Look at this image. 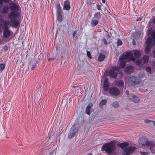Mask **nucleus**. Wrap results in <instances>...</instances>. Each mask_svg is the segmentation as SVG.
Segmentation results:
<instances>
[{
    "label": "nucleus",
    "mask_w": 155,
    "mask_h": 155,
    "mask_svg": "<svg viewBox=\"0 0 155 155\" xmlns=\"http://www.w3.org/2000/svg\"><path fill=\"white\" fill-rule=\"evenodd\" d=\"M138 142L142 149H145L149 148L153 153H155V145L154 141L149 140L147 138L143 137L139 139Z\"/></svg>",
    "instance_id": "f257e3e1"
},
{
    "label": "nucleus",
    "mask_w": 155,
    "mask_h": 155,
    "mask_svg": "<svg viewBox=\"0 0 155 155\" xmlns=\"http://www.w3.org/2000/svg\"><path fill=\"white\" fill-rule=\"evenodd\" d=\"M117 148L114 141H111L104 144L101 147V150L105 151L108 155H112L115 152Z\"/></svg>",
    "instance_id": "f03ea898"
},
{
    "label": "nucleus",
    "mask_w": 155,
    "mask_h": 155,
    "mask_svg": "<svg viewBox=\"0 0 155 155\" xmlns=\"http://www.w3.org/2000/svg\"><path fill=\"white\" fill-rule=\"evenodd\" d=\"M150 29L148 30V37L147 39H155V18L149 22Z\"/></svg>",
    "instance_id": "7ed1b4c3"
},
{
    "label": "nucleus",
    "mask_w": 155,
    "mask_h": 155,
    "mask_svg": "<svg viewBox=\"0 0 155 155\" xmlns=\"http://www.w3.org/2000/svg\"><path fill=\"white\" fill-rule=\"evenodd\" d=\"M2 27H4L3 32V36L4 38H7L9 37L12 34V31L9 30L8 26V24L4 22Z\"/></svg>",
    "instance_id": "20e7f679"
},
{
    "label": "nucleus",
    "mask_w": 155,
    "mask_h": 155,
    "mask_svg": "<svg viewBox=\"0 0 155 155\" xmlns=\"http://www.w3.org/2000/svg\"><path fill=\"white\" fill-rule=\"evenodd\" d=\"M136 148L134 147H130L125 148L122 152V155H130L135 150Z\"/></svg>",
    "instance_id": "39448f33"
},
{
    "label": "nucleus",
    "mask_w": 155,
    "mask_h": 155,
    "mask_svg": "<svg viewBox=\"0 0 155 155\" xmlns=\"http://www.w3.org/2000/svg\"><path fill=\"white\" fill-rule=\"evenodd\" d=\"M109 93L112 96H117L120 94V91L117 87H115L110 88L109 91Z\"/></svg>",
    "instance_id": "423d86ee"
},
{
    "label": "nucleus",
    "mask_w": 155,
    "mask_h": 155,
    "mask_svg": "<svg viewBox=\"0 0 155 155\" xmlns=\"http://www.w3.org/2000/svg\"><path fill=\"white\" fill-rule=\"evenodd\" d=\"M139 82L138 78L134 76L130 77L128 80V83L130 86H134L139 83Z\"/></svg>",
    "instance_id": "0eeeda50"
},
{
    "label": "nucleus",
    "mask_w": 155,
    "mask_h": 155,
    "mask_svg": "<svg viewBox=\"0 0 155 155\" xmlns=\"http://www.w3.org/2000/svg\"><path fill=\"white\" fill-rule=\"evenodd\" d=\"M78 131V129L77 127H75L74 125L73 126L69 131L68 135L69 139H71L74 137L75 134Z\"/></svg>",
    "instance_id": "6e6552de"
},
{
    "label": "nucleus",
    "mask_w": 155,
    "mask_h": 155,
    "mask_svg": "<svg viewBox=\"0 0 155 155\" xmlns=\"http://www.w3.org/2000/svg\"><path fill=\"white\" fill-rule=\"evenodd\" d=\"M128 59H130L131 60L133 61H134L135 59L134 57L133 56V54L130 52L126 53L125 54L123 55L121 58L122 61H123Z\"/></svg>",
    "instance_id": "1a4fd4ad"
},
{
    "label": "nucleus",
    "mask_w": 155,
    "mask_h": 155,
    "mask_svg": "<svg viewBox=\"0 0 155 155\" xmlns=\"http://www.w3.org/2000/svg\"><path fill=\"white\" fill-rule=\"evenodd\" d=\"M128 97L131 101L135 103H139L140 101V98L134 94H130L128 96Z\"/></svg>",
    "instance_id": "9d476101"
},
{
    "label": "nucleus",
    "mask_w": 155,
    "mask_h": 155,
    "mask_svg": "<svg viewBox=\"0 0 155 155\" xmlns=\"http://www.w3.org/2000/svg\"><path fill=\"white\" fill-rule=\"evenodd\" d=\"M18 14L17 11H11L8 15V18L11 21H12L13 19H15L18 16Z\"/></svg>",
    "instance_id": "9b49d317"
},
{
    "label": "nucleus",
    "mask_w": 155,
    "mask_h": 155,
    "mask_svg": "<svg viewBox=\"0 0 155 155\" xmlns=\"http://www.w3.org/2000/svg\"><path fill=\"white\" fill-rule=\"evenodd\" d=\"M132 36L133 39H137L140 37L142 38L143 36V34L140 31H137L133 33Z\"/></svg>",
    "instance_id": "f8f14e48"
},
{
    "label": "nucleus",
    "mask_w": 155,
    "mask_h": 155,
    "mask_svg": "<svg viewBox=\"0 0 155 155\" xmlns=\"http://www.w3.org/2000/svg\"><path fill=\"white\" fill-rule=\"evenodd\" d=\"M146 44V46L151 48L154 44L155 45V39H147Z\"/></svg>",
    "instance_id": "ddd939ff"
},
{
    "label": "nucleus",
    "mask_w": 155,
    "mask_h": 155,
    "mask_svg": "<svg viewBox=\"0 0 155 155\" xmlns=\"http://www.w3.org/2000/svg\"><path fill=\"white\" fill-rule=\"evenodd\" d=\"M70 8V1L68 0H66L64 3L63 9L65 10H69Z\"/></svg>",
    "instance_id": "4468645a"
},
{
    "label": "nucleus",
    "mask_w": 155,
    "mask_h": 155,
    "mask_svg": "<svg viewBox=\"0 0 155 155\" xmlns=\"http://www.w3.org/2000/svg\"><path fill=\"white\" fill-rule=\"evenodd\" d=\"M108 78L106 77L104 78V83L103 84V88L104 91H107L108 90L109 86Z\"/></svg>",
    "instance_id": "2eb2a0df"
},
{
    "label": "nucleus",
    "mask_w": 155,
    "mask_h": 155,
    "mask_svg": "<svg viewBox=\"0 0 155 155\" xmlns=\"http://www.w3.org/2000/svg\"><path fill=\"white\" fill-rule=\"evenodd\" d=\"M117 72H115L113 70H111L108 72L107 75L113 78H115L117 77Z\"/></svg>",
    "instance_id": "dca6fc26"
},
{
    "label": "nucleus",
    "mask_w": 155,
    "mask_h": 155,
    "mask_svg": "<svg viewBox=\"0 0 155 155\" xmlns=\"http://www.w3.org/2000/svg\"><path fill=\"white\" fill-rule=\"evenodd\" d=\"M9 7L13 11H17L18 10V6L15 3H11L9 5Z\"/></svg>",
    "instance_id": "f3484780"
},
{
    "label": "nucleus",
    "mask_w": 155,
    "mask_h": 155,
    "mask_svg": "<svg viewBox=\"0 0 155 155\" xmlns=\"http://www.w3.org/2000/svg\"><path fill=\"white\" fill-rule=\"evenodd\" d=\"M12 22V26L13 27L17 28L19 26L20 23L18 19H13Z\"/></svg>",
    "instance_id": "a211bd4d"
},
{
    "label": "nucleus",
    "mask_w": 155,
    "mask_h": 155,
    "mask_svg": "<svg viewBox=\"0 0 155 155\" xmlns=\"http://www.w3.org/2000/svg\"><path fill=\"white\" fill-rule=\"evenodd\" d=\"M93 104L91 103H89L86 107V113L87 115H89L90 114V110L91 108L93 106Z\"/></svg>",
    "instance_id": "6ab92c4d"
},
{
    "label": "nucleus",
    "mask_w": 155,
    "mask_h": 155,
    "mask_svg": "<svg viewBox=\"0 0 155 155\" xmlns=\"http://www.w3.org/2000/svg\"><path fill=\"white\" fill-rule=\"evenodd\" d=\"M72 87L73 88H74L75 89V91L76 94L77 95H78L80 94L81 92V88L79 87L78 86H72Z\"/></svg>",
    "instance_id": "aec40b11"
},
{
    "label": "nucleus",
    "mask_w": 155,
    "mask_h": 155,
    "mask_svg": "<svg viewBox=\"0 0 155 155\" xmlns=\"http://www.w3.org/2000/svg\"><path fill=\"white\" fill-rule=\"evenodd\" d=\"M129 143L127 142H125L122 143H119L117 144V146L121 147L122 149H123L125 147L128 146L129 145Z\"/></svg>",
    "instance_id": "412c9836"
},
{
    "label": "nucleus",
    "mask_w": 155,
    "mask_h": 155,
    "mask_svg": "<svg viewBox=\"0 0 155 155\" xmlns=\"http://www.w3.org/2000/svg\"><path fill=\"white\" fill-rule=\"evenodd\" d=\"M99 22V21L93 18L91 22V27H94L97 25Z\"/></svg>",
    "instance_id": "4be33fe9"
},
{
    "label": "nucleus",
    "mask_w": 155,
    "mask_h": 155,
    "mask_svg": "<svg viewBox=\"0 0 155 155\" xmlns=\"http://www.w3.org/2000/svg\"><path fill=\"white\" fill-rule=\"evenodd\" d=\"M101 17V15L100 12H97L94 14V17L93 18L99 21V20L100 19Z\"/></svg>",
    "instance_id": "5701e85b"
},
{
    "label": "nucleus",
    "mask_w": 155,
    "mask_h": 155,
    "mask_svg": "<svg viewBox=\"0 0 155 155\" xmlns=\"http://www.w3.org/2000/svg\"><path fill=\"white\" fill-rule=\"evenodd\" d=\"M133 68L132 66H129L126 68L125 70L128 73H130L132 72Z\"/></svg>",
    "instance_id": "b1692460"
},
{
    "label": "nucleus",
    "mask_w": 155,
    "mask_h": 155,
    "mask_svg": "<svg viewBox=\"0 0 155 155\" xmlns=\"http://www.w3.org/2000/svg\"><path fill=\"white\" fill-rule=\"evenodd\" d=\"M57 14H61V10L60 4H57L56 5Z\"/></svg>",
    "instance_id": "393cba45"
},
{
    "label": "nucleus",
    "mask_w": 155,
    "mask_h": 155,
    "mask_svg": "<svg viewBox=\"0 0 155 155\" xmlns=\"http://www.w3.org/2000/svg\"><path fill=\"white\" fill-rule=\"evenodd\" d=\"M134 55L135 57L138 58L141 55L140 52L138 50H135L134 51Z\"/></svg>",
    "instance_id": "a878e982"
},
{
    "label": "nucleus",
    "mask_w": 155,
    "mask_h": 155,
    "mask_svg": "<svg viewBox=\"0 0 155 155\" xmlns=\"http://www.w3.org/2000/svg\"><path fill=\"white\" fill-rule=\"evenodd\" d=\"M143 60V64H144L147 63L149 60L147 56H143L142 59H141Z\"/></svg>",
    "instance_id": "bb28decb"
},
{
    "label": "nucleus",
    "mask_w": 155,
    "mask_h": 155,
    "mask_svg": "<svg viewBox=\"0 0 155 155\" xmlns=\"http://www.w3.org/2000/svg\"><path fill=\"white\" fill-rule=\"evenodd\" d=\"M135 63L137 65L142 66L143 64V60L141 59H138L135 61Z\"/></svg>",
    "instance_id": "cd10ccee"
},
{
    "label": "nucleus",
    "mask_w": 155,
    "mask_h": 155,
    "mask_svg": "<svg viewBox=\"0 0 155 155\" xmlns=\"http://www.w3.org/2000/svg\"><path fill=\"white\" fill-rule=\"evenodd\" d=\"M105 58V56L101 53L99 54V56L98 58V61H102L104 60Z\"/></svg>",
    "instance_id": "c85d7f7f"
},
{
    "label": "nucleus",
    "mask_w": 155,
    "mask_h": 155,
    "mask_svg": "<svg viewBox=\"0 0 155 155\" xmlns=\"http://www.w3.org/2000/svg\"><path fill=\"white\" fill-rule=\"evenodd\" d=\"M107 103V101L106 100H102L100 103L99 106L100 107L102 108V106L105 105Z\"/></svg>",
    "instance_id": "c756f323"
},
{
    "label": "nucleus",
    "mask_w": 155,
    "mask_h": 155,
    "mask_svg": "<svg viewBox=\"0 0 155 155\" xmlns=\"http://www.w3.org/2000/svg\"><path fill=\"white\" fill-rule=\"evenodd\" d=\"M57 19L59 22H61L62 20L61 14H57Z\"/></svg>",
    "instance_id": "7c9ffc66"
},
{
    "label": "nucleus",
    "mask_w": 155,
    "mask_h": 155,
    "mask_svg": "<svg viewBox=\"0 0 155 155\" xmlns=\"http://www.w3.org/2000/svg\"><path fill=\"white\" fill-rule=\"evenodd\" d=\"M112 105L115 108H118L119 106V103L117 101L113 102Z\"/></svg>",
    "instance_id": "2f4dec72"
},
{
    "label": "nucleus",
    "mask_w": 155,
    "mask_h": 155,
    "mask_svg": "<svg viewBox=\"0 0 155 155\" xmlns=\"http://www.w3.org/2000/svg\"><path fill=\"white\" fill-rule=\"evenodd\" d=\"M151 48L146 46V48L144 49V52L146 54H148L150 52L151 50Z\"/></svg>",
    "instance_id": "473e14b6"
},
{
    "label": "nucleus",
    "mask_w": 155,
    "mask_h": 155,
    "mask_svg": "<svg viewBox=\"0 0 155 155\" xmlns=\"http://www.w3.org/2000/svg\"><path fill=\"white\" fill-rule=\"evenodd\" d=\"M9 7L8 6H4L2 10V12L4 13H6L8 12Z\"/></svg>",
    "instance_id": "72a5a7b5"
},
{
    "label": "nucleus",
    "mask_w": 155,
    "mask_h": 155,
    "mask_svg": "<svg viewBox=\"0 0 155 155\" xmlns=\"http://www.w3.org/2000/svg\"><path fill=\"white\" fill-rule=\"evenodd\" d=\"M144 122L146 123H149L153 122L154 125H155V121L154 120H150L148 119H145L144 120Z\"/></svg>",
    "instance_id": "f704fd0d"
},
{
    "label": "nucleus",
    "mask_w": 155,
    "mask_h": 155,
    "mask_svg": "<svg viewBox=\"0 0 155 155\" xmlns=\"http://www.w3.org/2000/svg\"><path fill=\"white\" fill-rule=\"evenodd\" d=\"M117 84L119 86L122 87L124 85V81L123 80H120L117 82Z\"/></svg>",
    "instance_id": "c9c22d12"
},
{
    "label": "nucleus",
    "mask_w": 155,
    "mask_h": 155,
    "mask_svg": "<svg viewBox=\"0 0 155 155\" xmlns=\"http://www.w3.org/2000/svg\"><path fill=\"white\" fill-rule=\"evenodd\" d=\"M125 62L124 61H123L121 60L120 61V68H123L125 67Z\"/></svg>",
    "instance_id": "e433bc0d"
},
{
    "label": "nucleus",
    "mask_w": 155,
    "mask_h": 155,
    "mask_svg": "<svg viewBox=\"0 0 155 155\" xmlns=\"http://www.w3.org/2000/svg\"><path fill=\"white\" fill-rule=\"evenodd\" d=\"M146 70L148 73L151 74V70L150 67H147L146 68Z\"/></svg>",
    "instance_id": "4c0bfd02"
},
{
    "label": "nucleus",
    "mask_w": 155,
    "mask_h": 155,
    "mask_svg": "<svg viewBox=\"0 0 155 155\" xmlns=\"http://www.w3.org/2000/svg\"><path fill=\"white\" fill-rule=\"evenodd\" d=\"M5 64H0V70L1 71H2L5 68Z\"/></svg>",
    "instance_id": "58836bf2"
},
{
    "label": "nucleus",
    "mask_w": 155,
    "mask_h": 155,
    "mask_svg": "<svg viewBox=\"0 0 155 155\" xmlns=\"http://www.w3.org/2000/svg\"><path fill=\"white\" fill-rule=\"evenodd\" d=\"M120 68L118 67H113L112 68V69L114 71H119L120 70Z\"/></svg>",
    "instance_id": "ea45409f"
},
{
    "label": "nucleus",
    "mask_w": 155,
    "mask_h": 155,
    "mask_svg": "<svg viewBox=\"0 0 155 155\" xmlns=\"http://www.w3.org/2000/svg\"><path fill=\"white\" fill-rule=\"evenodd\" d=\"M87 57L90 59H91L92 58V57L91 55V53L88 51H87Z\"/></svg>",
    "instance_id": "a19ab883"
},
{
    "label": "nucleus",
    "mask_w": 155,
    "mask_h": 155,
    "mask_svg": "<svg viewBox=\"0 0 155 155\" xmlns=\"http://www.w3.org/2000/svg\"><path fill=\"white\" fill-rule=\"evenodd\" d=\"M117 46L120 45L122 44V42L120 39H118L117 42Z\"/></svg>",
    "instance_id": "79ce46f5"
},
{
    "label": "nucleus",
    "mask_w": 155,
    "mask_h": 155,
    "mask_svg": "<svg viewBox=\"0 0 155 155\" xmlns=\"http://www.w3.org/2000/svg\"><path fill=\"white\" fill-rule=\"evenodd\" d=\"M140 153L142 155H147L148 154V152H140Z\"/></svg>",
    "instance_id": "37998d69"
},
{
    "label": "nucleus",
    "mask_w": 155,
    "mask_h": 155,
    "mask_svg": "<svg viewBox=\"0 0 155 155\" xmlns=\"http://www.w3.org/2000/svg\"><path fill=\"white\" fill-rule=\"evenodd\" d=\"M144 75H145V74H144V73H143V72H141V73H140V74H139V76H140V78L142 77Z\"/></svg>",
    "instance_id": "c03bdc74"
},
{
    "label": "nucleus",
    "mask_w": 155,
    "mask_h": 155,
    "mask_svg": "<svg viewBox=\"0 0 155 155\" xmlns=\"http://www.w3.org/2000/svg\"><path fill=\"white\" fill-rule=\"evenodd\" d=\"M106 37L107 38H111L110 34H109L108 32H107Z\"/></svg>",
    "instance_id": "a18cd8bd"
},
{
    "label": "nucleus",
    "mask_w": 155,
    "mask_h": 155,
    "mask_svg": "<svg viewBox=\"0 0 155 155\" xmlns=\"http://www.w3.org/2000/svg\"><path fill=\"white\" fill-rule=\"evenodd\" d=\"M96 8L98 10H101V6L99 5H96Z\"/></svg>",
    "instance_id": "49530a36"
},
{
    "label": "nucleus",
    "mask_w": 155,
    "mask_h": 155,
    "mask_svg": "<svg viewBox=\"0 0 155 155\" xmlns=\"http://www.w3.org/2000/svg\"><path fill=\"white\" fill-rule=\"evenodd\" d=\"M4 49L5 51L8 50V48L7 45H5L4 47Z\"/></svg>",
    "instance_id": "de8ad7c7"
},
{
    "label": "nucleus",
    "mask_w": 155,
    "mask_h": 155,
    "mask_svg": "<svg viewBox=\"0 0 155 155\" xmlns=\"http://www.w3.org/2000/svg\"><path fill=\"white\" fill-rule=\"evenodd\" d=\"M103 41L104 44L107 45V43L106 41V39H103Z\"/></svg>",
    "instance_id": "09e8293b"
},
{
    "label": "nucleus",
    "mask_w": 155,
    "mask_h": 155,
    "mask_svg": "<svg viewBox=\"0 0 155 155\" xmlns=\"http://www.w3.org/2000/svg\"><path fill=\"white\" fill-rule=\"evenodd\" d=\"M141 20V18L140 17H138L137 18V21H138Z\"/></svg>",
    "instance_id": "8fccbe9b"
},
{
    "label": "nucleus",
    "mask_w": 155,
    "mask_h": 155,
    "mask_svg": "<svg viewBox=\"0 0 155 155\" xmlns=\"http://www.w3.org/2000/svg\"><path fill=\"white\" fill-rule=\"evenodd\" d=\"M126 93V94L128 95L127 97H128V96L130 95H129V91L128 90H126L125 92Z\"/></svg>",
    "instance_id": "3c124183"
},
{
    "label": "nucleus",
    "mask_w": 155,
    "mask_h": 155,
    "mask_svg": "<svg viewBox=\"0 0 155 155\" xmlns=\"http://www.w3.org/2000/svg\"><path fill=\"white\" fill-rule=\"evenodd\" d=\"M132 43L133 45H135L136 44V41L134 39H133Z\"/></svg>",
    "instance_id": "603ef678"
},
{
    "label": "nucleus",
    "mask_w": 155,
    "mask_h": 155,
    "mask_svg": "<svg viewBox=\"0 0 155 155\" xmlns=\"http://www.w3.org/2000/svg\"><path fill=\"white\" fill-rule=\"evenodd\" d=\"M54 151L53 150L50 152L49 153L50 155H52L54 154Z\"/></svg>",
    "instance_id": "864d4df0"
},
{
    "label": "nucleus",
    "mask_w": 155,
    "mask_h": 155,
    "mask_svg": "<svg viewBox=\"0 0 155 155\" xmlns=\"http://www.w3.org/2000/svg\"><path fill=\"white\" fill-rule=\"evenodd\" d=\"M77 31H74L73 33V37L74 38L75 35L76 34Z\"/></svg>",
    "instance_id": "5fc2aeb1"
},
{
    "label": "nucleus",
    "mask_w": 155,
    "mask_h": 155,
    "mask_svg": "<svg viewBox=\"0 0 155 155\" xmlns=\"http://www.w3.org/2000/svg\"><path fill=\"white\" fill-rule=\"evenodd\" d=\"M10 0H3V2H8Z\"/></svg>",
    "instance_id": "6e6d98bb"
},
{
    "label": "nucleus",
    "mask_w": 155,
    "mask_h": 155,
    "mask_svg": "<svg viewBox=\"0 0 155 155\" xmlns=\"http://www.w3.org/2000/svg\"><path fill=\"white\" fill-rule=\"evenodd\" d=\"M54 58H51L48 59V60L49 61L50 60H54Z\"/></svg>",
    "instance_id": "4d7b16f0"
},
{
    "label": "nucleus",
    "mask_w": 155,
    "mask_h": 155,
    "mask_svg": "<svg viewBox=\"0 0 155 155\" xmlns=\"http://www.w3.org/2000/svg\"><path fill=\"white\" fill-rule=\"evenodd\" d=\"M153 52L154 54V55L153 56V57H154V58H155V50L153 51Z\"/></svg>",
    "instance_id": "13d9d810"
},
{
    "label": "nucleus",
    "mask_w": 155,
    "mask_h": 155,
    "mask_svg": "<svg viewBox=\"0 0 155 155\" xmlns=\"http://www.w3.org/2000/svg\"><path fill=\"white\" fill-rule=\"evenodd\" d=\"M35 66H33L31 68V70H33L35 68Z\"/></svg>",
    "instance_id": "bf43d9fd"
},
{
    "label": "nucleus",
    "mask_w": 155,
    "mask_h": 155,
    "mask_svg": "<svg viewBox=\"0 0 155 155\" xmlns=\"http://www.w3.org/2000/svg\"><path fill=\"white\" fill-rule=\"evenodd\" d=\"M3 0H0V5L3 3Z\"/></svg>",
    "instance_id": "052dcab7"
},
{
    "label": "nucleus",
    "mask_w": 155,
    "mask_h": 155,
    "mask_svg": "<svg viewBox=\"0 0 155 155\" xmlns=\"http://www.w3.org/2000/svg\"><path fill=\"white\" fill-rule=\"evenodd\" d=\"M87 155H93L92 153H88V154Z\"/></svg>",
    "instance_id": "680f3d73"
},
{
    "label": "nucleus",
    "mask_w": 155,
    "mask_h": 155,
    "mask_svg": "<svg viewBox=\"0 0 155 155\" xmlns=\"http://www.w3.org/2000/svg\"><path fill=\"white\" fill-rule=\"evenodd\" d=\"M102 1L103 3H104L105 2V0H102Z\"/></svg>",
    "instance_id": "e2e57ef3"
},
{
    "label": "nucleus",
    "mask_w": 155,
    "mask_h": 155,
    "mask_svg": "<svg viewBox=\"0 0 155 155\" xmlns=\"http://www.w3.org/2000/svg\"><path fill=\"white\" fill-rule=\"evenodd\" d=\"M154 7H153V8H152V11H154Z\"/></svg>",
    "instance_id": "0e129e2a"
},
{
    "label": "nucleus",
    "mask_w": 155,
    "mask_h": 155,
    "mask_svg": "<svg viewBox=\"0 0 155 155\" xmlns=\"http://www.w3.org/2000/svg\"><path fill=\"white\" fill-rule=\"evenodd\" d=\"M2 32V31L0 29V34H1Z\"/></svg>",
    "instance_id": "69168bd1"
},
{
    "label": "nucleus",
    "mask_w": 155,
    "mask_h": 155,
    "mask_svg": "<svg viewBox=\"0 0 155 155\" xmlns=\"http://www.w3.org/2000/svg\"><path fill=\"white\" fill-rule=\"evenodd\" d=\"M2 41V40L0 39V43H1V42Z\"/></svg>",
    "instance_id": "338daca9"
},
{
    "label": "nucleus",
    "mask_w": 155,
    "mask_h": 155,
    "mask_svg": "<svg viewBox=\"0 0 155 155\" xmlns=\"http://www.w3.org/2000/svg\"><path fill=\"white\" fill-rule=\"evenodd\" d=\"M155 64V63H153V65H154Z\"/></svg>",
    "instance_id": "774afa93"
}]
</instances>
